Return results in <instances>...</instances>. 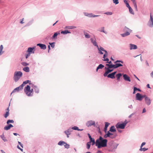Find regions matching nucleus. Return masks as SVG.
<instances>
[{
	"label": "nucleus",
	"instance_id": "obj_54",
	"mask_svg": "<svg viewBox=\"0 0 153 153\" xmlns=\"http://www.w3.org/2000/svg\"><path fill=\"white\" fill-rule=\"evenodd\" d=\"M113 146H111L109 148V151H112V149H111L112 148H113Z\"/></svg>",
	"mask_w": 153,
	"mask_h": 153
},
{
	"label": "nucleus",
	"instance_id": "obj_3",
	"mask_svg": "<svg viewBox=\"0 0 153 153\" xmlns=\"http://www.w3.org/2000/svg\"><path fill=\"white\" fill-rule=\"evenodd\" d=\"M22 75V73L21 71H16L14 73L13 78L15 82L17 81Z\"/></svg>",
	"mask_w": 153,
	"mask_h": 153
},
{
	"label": "nucleus",
	"instance_id": "obj_60",
	"mask_svg": "<svg viewBox=\"0 0 153 153\" xmlns=\"http://www.w3.org/2000/svg\"><path fill=\"white\" fill-rule=\"evenodd\" d=\"M18 143L20 145V146L22 147L23 148V146H22V144L20 142H19L18 141Z\"/></svg>",
	"mask_w": 153,
	"mask_h": 153
},
{
	"label": "nucleus",
	"instance_id": "obj_63",
	"mask_svg": "<svg viewBox=\"0 0 153 153\" xmlns=\"http://www.w3.org/2000/svg\"><path fill=\"white\" fill-rule=\"evenodd\" d=\"M48 53H49V51L50 50V46L49 45L48 46Z\"/></svg>",
	"mask_w": 153,
	"mask_h": 153
},
{
	"label": "nucleus",
	"instance_id": "obj_21",
	"mask_svg": "<svg viewBox=\"0 0 153 153\" xmlns=\"http://www.w3.org/2000/svg\"><path fill=\"white\" fill-rule=\"evenodd\" d=\"M130 50L135 49H137V46L136 45L132 44H130Z\"/></svg>",
	"mask_w": 153,
	"mask_h": 153
},
{
	"label": "nucleus",
	"instance_id": "obj_13",
	"mask_svg": "<svg viewBox=\"0 0 153 153\" xmlns=\"http://www.w3.org/2000/svg\"><path fill=\"white\" fill-rule=\"evenodd\" d=\"M123 77L124 79L127 81H128L129 82L131 81V80L130 79V78L126 74H124L123 75Z\"/></svg>",
	"mask_w": 153,
	"mask_h": 153
},
{
	"label": "nucleus",
	"instance_id": "obj_42",
	"mask_svg": "<svg viewBox=\"0 0 153 153\" xmlns=\"http://www.w3.org/2000/svg\"><path fill=\"white\" fill-rule=\"evenodd\" d=\"M87 145V148L88 149H89L90 148V145H91V143L90 142H88L86 144Z\"/></svg>",
	"mask_w": 153,
	"mask_h": 153
},
{
	"label": "nucleus",
	"instance_id": "obj_43",
	"mask_svg": "<svg viewBox=\"0 0 153 153\" xmlns=\"http://www.w3.org/2000/svg\"><path fill=\"white\" fill-rule=\"evenodd\" d=\"M13 123L14 121L13 120H8L7 122V124H9L10 123Z\"/></svg>",
	"mask_w": 153,
	"mask_h": 153
},
{
	"label": "nucleus",
	"instance_id": "obj_58",
	"mask_svg": "<svg viewBox=\"0 0 153 153\" xmlns=\"http://www.w3.org/2000/svg\"><path fill=\"white\" fill-rule=\"evenodd\" d=\"M107 128H105V127L104 128V131H105V133H106L107 132Z\"/></svg>",
	"mask_w": 153,
	"mask_h": 153
},
{
	"label": "nucleus",
	"instance_id": "obj_56",
	"mask_svg": "<svg viewBox=\"0 0 153 153\" xmlns=\"http://www.w3.org/2000/svg\"><path fill=\"white\" fill-rule=\"evenodd\" d=\"M126 4V6L128 7V8L131 7L130 6L129 4L128 3H127Z\"/></svg>",
	"mask_w": 153,
	"mask_h": 153
},
{
	"label": "nucleus",
	"instance_id": "obj_40",
	"mask_svg": "<svg viewBox=\"0 0 153 153\" xmlns=\"http://www.w3.org/2000/svg\"><path fill=\"white\" fill-rule=\"evenodd\" d=\"M84 34L85 36V37L87 38H88L90 37V35L88 33L85 32H84Z\"/></svg>",
	"mask_w": 153,
	"mask_h": 153
},
{
	"label": "nucleus",
	"instance_id": "obj_1",
	"mask_svg": "<svg viewBox=\"0 0 153 153\" xmlns=\"http://www.w3.org/2000/svg\"><path fill=\"white\" fill-rule=\"evenodd\" d=\"M107 140L103 139L102 137L100 136L99 139L96 140L95 145L98 148L101 147H105L107 146Z\"/></svg>",
	"mask_w": 153,
	"mask_h": 153
},
{
	"label": "nucleus",
	"instance_id": "obj_19",
	"mask_svg": "<svg viewBox=\"0 0 153 153\" xmlns=\"http://www.w3.org/2000/svg\"><path fill=\"white\" fill-rule=\"evenodd\" d=\"M34 49V48H29L28 49V50H27V52L28 53H34V51H33V50Z\"/></svg>",
	"mask_w": 153,
	"mask_h": 153
},
{
	"label": "nucleus",
	"instance_id": "obj_24",
	"mask_svg": "<svg viewBox=\"0 0 153 153\" xmlns=\"http://www.w3.org/2000/svg\"><path fill=\"white\" fill-rule=\"evenodd\" d=\"M6 110L7 111L6 112V114L4 115V117L6 118L9 116V107Z\"/></svg>",
	"mask_w": 153,
	"mask_h": 153
},
{
	"label": "nucleus",
	"instance_id": "obj_64",
	"mask_svg": "<svg viewBox=\"0 0 153 153\" xmlns=\"http://www.w3.org/2000/svg\"><path fill=\"white\" fill-rule=\"evenodd\" d=\"M151 76L153 78V71L151 74Z\"/></svg>",
	"mask_w": 153,
	"mask_h": 153
},
{
	"label": "nucleus",
	"instance_id": "obj_9",
	"mask_svg": "<svg viewBox=\"0 0 153 153\" xmlns=\"http://www.w3.org/2000/svg\"><path fill=\"white\" fill-rule=\"evenodd\" d=\"M116 73V71L114 72L109 74L108 75H107V76L108 77L110 78L111 79H114L115 78V75Z\"/></svg>",
	"mask_w": 153,
	"mask_h": 153
},
{
	"label": "nucleus",
	"instance_id": "obj_55",
	"mask_svg": "<svg viewBox=\"0 0 153 153\" xmlns=\"http://www.w3.org/2000/svg\"><path fill=\"white\" fill-rule=\"evenodd\" d=\"M74 28V26H69L68 27V29H72V28Z\"/></svg>",
	"mask_w": 153,
	"mask_h": 153
},
{
	"label": "nucleus",
	"instance_id": "obj_18",
	"mask_svg": "<svg viewBox=\"0 0 153 153\" xmlns=\"http://www.w3.org/2000/svg\"><path fill=\"white\" fill-rule=\"evenodd\" d=\"M13 127V126L11 124H10L8 126H6L4 128V129L6 130H8L10 129L11 127Z\"/></svg>",
	"mask_w": 153,
	"mask_h": 153
},
{
	"label": "nucleus",
	"instance_id": "obj_22",
	"mask_svg": "<svg viewBox=\"0 0 153 153\" xmlns=\"http://www.w3.org/2000/svg\"><path fill=\"white\" fill-rule=\"evenodd\" d=\"M109 132L110 131L111 132H115L116 131V130L115 128V127L114 126H111L109 130Z\"/></svg>",
	"mask_w": 153,
	"mask_h": 153
},
{
	"label": "nucleus",
	"instance_id": "obj_61",
	"mask_svg": "<svg viewBox=\"0 0 153 153\" xmlns=\"http://www.w3.org/2000/svg\"><path fill=\"white\" fill-rule=\"evenodd\" d=\"M104 27H103L102 28V30L101 31V32H102L104 33H105L104 31Z\"/></svg>",
	"mask_w": 153,
	"mask_h": 153
},
{
	"label": "nucleus",
	"instance_id": "obj_35",
	"mask_svg": "<svg viewBox=\"0 0 153 153\" xmlns=\"http://www.w3.org/2000/svg\"><path fill=\"white\" fill-rule=\"evenodd\" d=\"M140 91L141 90L139 88H137L136 87H134V92H133V94H134L136 92V91Z\"/></svg>",
	"mask_w": 153,
	"mask_h": 153
},
{
	"label": "nucleus",
	"instance_id": "obj_37",
	"mask_svg": "<svg viewBox=\"0 0 153 153\" xmlns=\"http://www.w3.org/2000/svg\"><path fill=\"white\" fill-rule=\"evenodd\" d=\"M106 57H105V58H104V59L103 60L104 61H107V63H109V64H112V62L111 61H110L109 62H108V61H109V59L108 58H105V57H106Z\"/></svg>",
	"mask_w": 153,
	"mask_h": 153
},
{
	"label": "nucleus",
	"instance_id": "obj_5",
	"mask_svg": "<svg viewBox=\"0 0 153 153\" xmlns=\"http://www.w3.org/2000/svg\"><path fill=\"white\" fill-rule=\"evenodd\" d=\"M116 136V134H114L110 132L109 131L107 132V133L105 135L104 137L106 138L108 137H109L111 139H114L115 138Z\"/></svg>",
	"mask_w": 153,
	"mask_h": 153
},
{
	"label": "nucleus",
	"instance_id": "obj_14",
	"mask_svg": "<svg viewBox=\"0 0 153 153\" xmlns=\"http://www.w3.org/2000/svg\"><path fill=\"white\" fill-rule=\"evenodd\" d=\"M37 46H39L42 49H45L46 48V46L45 45L42 44H38L37 45Z\"/></svg>",
	"mask_w": 153,
	"mask_h": 153
},
{
	"label": "nucleus",
	"instance_id": "obj_8",
	"mask_svg": "<svg viewBox=\"0 0 153 153\" xmlns=\"http://www.w3.org/2000/svg\"><path fill=\"white\" fill-rule=\"evenodd\" d=\"M105 69L106 70V71L105 72L104 74V76H106L108 73L111 72L113 71V69H110L106 67H105Z\"/></svg>",
	"mask_w": 153,
	"mask_h": 153
},
{
	"label": "nucleus",
	"instance_id": "obj_48",
	"mask_svg": "<svg viewBox=\"0 0 153 153\" xmlns=\"http://www.w3.org/2000/svg\"><path fill=\"white\" fill-rule=\"evenodd\" d=\"M114 3L115 4H117L119 3L118 0H113Z\"/></svg>",
	"mask_w": 153,
	"mask_h": 153
},
{
	"label": "nucleus",
	"instance_id": "obj_44",
	"mask_svg": "<svg viewBox=\"0 0 153 153\" xmlns=\"http://www.w3.org/2000/svg\"><path fill=\"white\" fill-rule=\"evenodd\" d=\"M22 65L24 66H26L29 65V64L26 62H23L21 63Z\"/></svg>",
	"mask_w": 153,
	"mask_h": 153
},
{
	"label": "nucleus",
	"instance_id": "obj_51",
	"mask_svg": "<svg viewBox=\"0 0 153 153\" xmlns=\"http://www.w3.org/2000/svg\"><path fill=\"white\" fill-rule=\"evenodd\" d=\"M105 14L107 15H111L112 14V13L111 12H107L105 13Z\"/></svg>",
	"mask_w": 153,
	"mask_h": 153
},
{
	"label": "nucleus",
	"instance_id": "obj_4",
	"mask_svg": "<svg viewBox=\"0 0 153 153\" xmlns=\"http://www.w3.org/2000/svg\"><path fill=\"white\" fill-rule=\"evenodd\" d=\"M24 91L26 94L29 96H31L32 95V92L33 91V89H32L31 90H30V86L27 85L24 89Z\"/></svg>",
	"mask_w": 153,
	"mask_h": 153
},
{
	"label": "nucleus",
	"instance_id": "obj_33",
	"mask_svg": "<svg viewBox=\"0 0 153 153\" xmlns=\"http://www.w3.org/2000/svg\"><path fill=\"white\" fill-rule=\"evenodd\" d=\"M23 70L26 72H29L30 71L29 68L28 67H25L23 68Z\"/></svg>",
	"mask_w": 153,
	"mask_h": 153
},
{
	"label": "nucleus",
	"instance_id": "obj_59",
	"mask_svg": "<svg viewBox=\"0 0 153 153\" xmlns=\"http://www.w3.org/2000/svg\"><path fill=\"white\" fill-rule=\"evenodd\" d=\"M24 20V18H23L22 19V20L21 21H20V23H21V24H23L24 22H23V20Z\"/></svg>",
	"mask_w": 153,
	"mask_h": 153
},
{
	"label": "nucleus",
	"instance_id": "obj_39",
	"mask_svg": "<svg viewBox=\"0 0 153 153\" xmlns=\"http://www.w3.org/2000/svg\"><path fill=\"white\" fill-rule=\"evenodd\" d=\"M1 138L4 141H7L6 139L5 138L4 135L3 134L1 136Z\"/></svg>",
	"mask_w": 153,
	"mask_h": 153
},
{
	"label": "nucleus",
	"instance_id": "obj_17",
	"mask_svg": "<svg viewBox=\"0 0 153 153\" xmlns=\"http://www.w3.org/2000/svg\"><path fill=\"white\" fill-rule=\"evenodd\" d=\"M22 86L23 85H20L19 86L17 87L14 90L13 92H15L16 91H18L19 90H20L22 89L23 88V87Z\"/></svg>",
	"mask_w": 153,
	"mask_h": 153
},
{
	"label": "nucleus",
	"instance_id": "obj_53",
	"mask_svg": "<svg viewBox=\"0 0 153 153\" xmlns=\"http://www.w3.org/2000/svg\"><path fill=\"white\" fill-rule=\"evenodd\" d=\"M117 62H121V63H123V62L121 60H117L115 62V63H116Z\"/></svg>",
	"mask_w": 153,
	"mask_h": 153
},
{
	"label": "nucleus",
	"instance_id": "obj_2",
	"mask_svg": "<svg viewBox=\"0 0 153 153\" xmlns=\"http://www.w3.org/2000/svg\"><path fill=\"white\" fill-rule=\"evenodd\" d=\"M91 42L95 46H97V47L99 51V53H100L101 54H102L103 53H102V51H103L105 52V53L103 55V58L105 59V57L108 56V53L107 51H106L102 47H100V48H99L97 44V43L96 42L95 40H94L93 39L91 38Z\"/></svg>",
	"mask_w": 153,
	"mask_h": 153
},
{
	"label": "nucleus",
	"instance_id": "obj_16",
	"mask_svg": "<svg viewBox=\"0 0 153 153\" xmlns=\"http://www.w3.org/2000/svg\"><path fill=\"white\" fill-rule=\"evenodd\" d=\"M145 100L146 103L148 105H149L151 103V100L149 97H146L145 98Z\"/></svg>",
	"mask_w": 153,
	"mask_h": 153
},
{
	"label": "nucleus",
	"instance_id": "obj_27",
	"mask_svg": "<svg viewBox=\"0 0 153 153\" xmlns=\"http://www.w3.org/2000/svg\"><path fill=\"white\" fill-rule=\"evenodd\" d=\"M104 67V66L102 64H100L98 67H97L96 69V71L97 72L98 71V70L99 69H102Z\"/></svg>",
	"mask_w": 153,
	"mask_h": 153
},
{
	"label": "nucleus",
	"instance_id": "obj_12",
	"mask_svg": "<svg viewBox=\"0 0 153 153\" xmlns=\"http://www.w3.org/2000/svg\"><path fill=\"white\" fill-rule=\"evenodd\" d=\"M72 131V130L71 129L69 128L67 130L65 131V133L67 135V137H69V135L71 134V132Z\"/></svg>",
	"mask_w": 153,
	"mask_h": 153
},
{
	"label": "nucleus",
	"instance_id": "obj_10",
	"mask_svg": "<svg viewBox=\"0 0 153 153\" xmlns=\"http://www.w3.org/2000/svg\"><path fill=\"white\" fill-rule=\"evenodd\" d=\"M146 144L145 142H143L140 146V151H145L147 150L148 149V148H143V146L145 145Z\"/></svg>",
	"mask_w": 153,
	"mask_h": 153
},
{
	"label": "nucleus",
	"instance_id": "obj_38",
	"mask_svg": "<svg viewBox=\"0 0 153 153\" xmlns=\"http://www.w3.org/2000/svg\"><path fill=\"white\" fill-rule=\"evenodd\" d=\"M30 82V81L29 80H26L21 85H23L22 86L23 87L25 84L28 83Z\"/></svg>",
	"mask_w": 153,
	"mask_h": 153
},
{
	"label": "nucleus",
	"instance_id": "obj_46",
	"mask_svg": "<svg viewBox=\"0 0 153 153\" xmlns=\"http://www.w3.org/2000/svg\"><path fill=\"white\" fill-rule=\"evenodd\" d=\"M74 129V130H80L76 126H75L74 127H73L71 128V129Z\"/></svg>",
	"mask_w": 153,
	"mask_h": 153
},
{
	"label": "nucleus",
	"instance_id": "obj_32",
	"mask_svg": "<svg viewBox=\"0 0 153 153\" xmlns=\"http://www.w3.org/2000/svg\"><path fill=\"white\" fill-rule=\"evenodd\" d=\"M71 32H69L68 30H65V31H62L61 32V34H65L68 33H70Z\"/></svg>",
	"mask_w": 153,
	"mask_h": 153
},
{
	"label": "nucleus",
	"instance_id": "obj_26",
	"mask_svg": "<svg viewBox=\"0 0 153 153\" xmlns=\"http://www.w3.org/2000/svg\"><path fill=\"white\" fill-rule=\"evenodd\" d=\"M131 1H132L133 2V3L134 4V7L135 8L136 10H137V6L136 4V2L135 1V0H131Z\"/></svg>",
	"mask_w": 153,
	"mask_h": 153
},
{
	"label": "nucleus",
	"instance_id": "obj_52",
	"mask_svg": "<svg viewBox=\"0 0 153 153\" xmlns=\"http://www.w3.org/2000/svg\"><path fill=\"white\" fill-rule=\"evenodd\" d=\"M30 53H29L25 55L26 58L27 59L28 58V57L30 56Z\"/></svg>",
	"mask_w": 153,
	"mask_h": 153
},
{
	"label": "nucleus",
	"instance_id": "obj_45",
	"mask_svg": "<svg viewBox=\"0 0 153 153\" xmlns=\"http://www.w3.org/2000/svg\"><path fill=\"white\" fill-rule=\"evenodd\" d=\"M87 16H89L90 17H95L98 16H99L98 15H94V16H93L92 15V14H88Z\"/></svg>",
	"mask_w": 153,
	"mask_h": 153
},
{
	"label": "nucleus",
	"instance_id": "obj_31",
	"mask_svg": "<svg viewBox=\"0 0 153 153\" xmlns=\"http://www.w3.org/2000/svg\"><path fill=\"white\" fill-rule=\"evenodd\" d=\"M33 88L34 89L36 93H39V88H38L37 86H34L33 87Z\"/></svg>",
	"mask_w": 153,
	"mask_h": 153
},
{
	"label": "nucleus",
	"instance_id": "obj_50",
	"mask_svg": "<svg viewBox=\"0 0 153 153\" xmlns=\"http://www.w3.org/2000/svg\"><path fill=\"white\" fill-rule=\"evenodd\" d=\"M54 42H53V43H49V44L51 45V46L53 48L54 47Z\"/></svg>",
	"mask_w": 153,
	"mask_h": 153
},
{
	"label": "nucleus",
	"instance_id": "obj_11",
	"mask_svg": "<svg viewBox=\"0 0 153 153\" xmlns=\"http://www.w3.org/2000/svg\"><path fill=\"white\" fill-rule=\"evenodd\" d=\"M136 98L137 100L139 101L142 100V99L141 95L139 93H137L136 94Z\"/></svg>",
	"mask_w": 153,
	"mask_h": 153
},
{
	"label": "nucleus",
	"instance_id": "obj_41",
	"mask_svg": "<svg viewBox=\"0 0 153 153\" xmlns=\"http://www.w3.org/2000/svg\"><path fill=\"white\" fill-rule=\"evenodd\" d=\"M65 147V148L68 149L69 148L70 146L69 145L67 144L65 142V144H64L63 145Z\"/></svg>",
	"mask_w": 153,
	"mask_h": 153
},
{
	"label": "nucleus",
	"instance_id": "obj_30",
	"mask_svg": "<svg viewBox=\"0 0 153 153\" xmlns=\"http://www.w3.org/2000/svg\"><path fill=\"white\" fill-rule=\"evenodd\" d=\"M3 49V45H1L0 47V55L4 53V51H2Z\"/></svg>",
	"mask_w": 153,
	"mask_h": 153
},
{
	"label": "nucleus",
	"instance_id": "obj_7",
	"mask_svg": "<svg viewBox=\"0 0 153 153\" xmlns=\"http://www.w3.org/2000/svg\"><path fill=\"white\" fill-rule=\"evenodd\" d=\"M150 19L149 22V25L150 27H153V16L152 15V13H150Z\"/></svg>",
	"mask_w": 153,
	"mask_h": 153
},
{
	"label": "nucleus",
	"instance_id": "obj_15",
	"mask_svg": "<svg viewBox=\"0 0 153 153\" xmlns=\"http://www.w3.org/2000/svg\"><path fill=\"white\" fill-rule=\"evenodd\" d=\"M95 124V122L93 121H90L86 123V125L88 126H91Z\"/></svg>",
	"mask_w": 153,
	"mask_h": 153
},
{
	"label": "nucleus",
	"instance_id": "obj_57",
	"mask_svg": "<svg viewBox=\"0 0 153 153\" xmlns=\"http://www.w3.org/2000/svg\"><path fill=\"white\" fill-rule=\"evenodd\" d=\"M17 148H18L19 149H20V150H21L22 152V151H23V149H22L21 148L19 147V146H18H18H17Z\"/></svg>",
	"mask_w": 153,
	"mask_h": 153
},
{
	"label": "nucleus",
	"instance_id": "obj_47",
	"mask_svg": "<svg viewBox=\"0 0 153 153\" xmlns=\"http://www.w3.org/2000/svg\"><path fill=\"white\" fill-rule=\"evenodd\" d=\"M128 9H129V11L130 12L131 14H134V13L131 7H130Z\"/></svg>",
	"mask_w": 153,
	"mask_h": 153
},
{
	"label": "nucleus",
	"instance_id": "obj_28",
	"mask_svg": "<svg viewBox=\"0 0 153 153\" xmlns=\"http://www.w3.org/2000/svg\"><path fill=\"white\" fill-rule=\"evenodd\" d=\"M89 142H90L91 143H92V145L93 146L94 145L95 143L94 139L92 138L90 139V141Z\"/></svg>",
	"mask_w": 153,
	"mask_h": 153
},
{
	"label": "nucleus",
	"instance_id": "obj_29",
	"mask_svg": "<svg viewBox=\"0 0 153 153\" xmlns=\"http://www.w3.org/2000/svg\"><path fill=\"white\" fill-rule=\"evenodd\" d=\"M122 66H123V65L120 63H116V64L114 65V68Z\"/></svg>",
	"mask_w": 153,
	"mask_h": 153
},
{
	"label": "nucleus",
	"instance_id": "obj_36",
	"mask_svg": "<svg viewBox=\"0 0 153 153\" xmlns=\"http://www.w3.org/2000/svg\"><path fill=\"white\" fill-rule=\"evenodd\" d=\"M130 34V33L129 32H127L126 33L121 34V35L123 37H125V36L129 35Z\"/></svg>",
	"mask_w": 153,
	"mask_h": 153
},
{
	"label": "nucleus",
	"instance_id": "obj_23",
	"mask_svg": "<svg viewBox=\"0 0 153 153\" xmlns=\"http://www.w3.org/2000/svg\"><path fill=\"white\" fill-rule=\"evenodd\" d=\"M106 66L107 67H108V68H108V69L111 68H114L115 67L114 65L106 64Z\"/></svg>",
	"mask_w": 153,
	"mask_h": 153
},
{
	"label": "nucleus",
	"instance_id": "obj_25",
	"mask_svg": "<svg viewBox=\"0 0 153 153\" xmlns=\"http://www.w3.org/2000/svg\"><path fill=\"white\" fill-rule=\"evenodd\" d=\"M122 74L120 73H119L117 74L116 76L117 78V80L118 81H120V77L122 76Z\"/></svg>",
	"mask_w": 153,
	"mask_h": 153
},
{
	"label": "nucleus",
	"instance_id": "obj_34",
	"mask_svg": "<svg viewBox=\"0 0 153 153\" xmlns=\"http://www.w3.org/2000/svg\"><path fill=\"white\" fill-rule=\"evenodd\" d=\"M65 142L63 141H60L58 143V144L60 146L63 145L65 144Z\"/></svg>",
	"mask_w": 153,
	"mask_h": 153
},
{
	"label": "nucleus",
	"instance_id": "obj_6",
	"mask_svg": "<svg viewBox=\"0 0 153 153\" xmlns=\"http://www.w3.org/2000/svg\"><path fill=\"white\" fill-rule=\"evenodd\" d=\"M127 122L126 121L124 122L122 124H117L116 125V126L117 128H120V129H124L125 128V126L127 124Z\"/></svg>",
	"mask_w": 153,
	"mask_h": 153
},
{
	"label": "nucleus",
	"instance_id": "obj_49",
	"mask_svg": "<svg viewBox=\"0 0 153 153\" xmlns=\"http://www.w3.org/2000/svg\"><path fill=\"white\" fill-rule=\"evenodd\" d=\"M109 124H110L109 123H107V122H105V128H107Z\"/></svg>",
	"mask_w": 153,
	"mask_h": 153
},
{
	"label": "nucleus",
	"instance_id": "obj_20",
	"mask_svg": "<svg viewBox=\"0 0 153 153\" xmlns=\"http://www.w3.org/2000/svg\"><path fill=\"white\" fill-rule=\"evenodd\" d=\"M60 34V32H56L55 33L53 36L52 37V39H56L57 38V36L58 35H59Z\"/></svg>",
	"mask_w": 153,
	"mask_h": 153
},
{
	"label": "nucleus",
	"instance_id": "obj_62",
	"mask_svg": "<svg viewBox=\"0 0 153 153\" xmlns=\"http://www.w3.org/2000/svg\"><path fill=\"white\" fill-rule=\"evenodd\" d=\"M88 136L90 139L92 138V137H91V136L90 135V134H89L88 133Z\"/></svg>",
	"mask_w": 153,
	"mask_h": 153
}]
</instances>
